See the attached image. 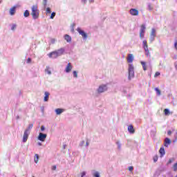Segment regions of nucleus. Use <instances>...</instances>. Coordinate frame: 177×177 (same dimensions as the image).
<instances>
[{"mask_svg": "<svg viewBox=\"0 0 177 177\" xmlns=\"http://www.w3.org/2000/svg\"><path fill=\"white\" fill-rule=\"evenodd\" d=\"M164 113L165 115H169V110H168V109H165L164 110Z\"/></svg>", "mask_w": 177, "mask_h": 177, "instance_id": "31", "label": "nucleus"}, {"mask_svg": "<svg viewBox=\"0 0 177 177\" xmlns=\"http://www.w3.org/2000/svg\"><path fill=\"white\" fill-rule=\"evenodd\" d=\"M35 164H38V160H39V156L38 154H35Z\"/></svg>", "mask_w": 177, "mask_h": 177, "instance_id": "25", "label": "nucleus"}, {"mask_svg": "<svg viewBox=\"0 0 177 177\" xmlns=\"http://www.w3.org/2000/svg\"><path fill=\"white\" fill-rule=\"evenodd\" d=\"M17 27V25L16 24H13L11 25V30L15 31Z\"/></svg>", "mask_w": 177, "mask_h": 177, "instance_id": "26", "label": "nucleus"}, {"mask_svg": "<svg viewBox=\"0 0 177 177\" xmlns=\"http://www.w3.org/2000/svg\"><path fill=\"white\" fill-rule=\"evenodd\" d=\"M160 75V72H156V73L154 75L155 78L158 77Z\"/></svg>", "mask_w": 177, "mask_h": 177, "instance_id": "39", "label": "nucleus"}, {"mask_svg": "<svg viewBox=\"0 0 177 177\" xmlns=\"http://www.w3.org/2000/svg\"><path fill=\"white\" fill-rule=\"evenodd\" d=\"M151 37H156V29L153 28V29L151 30Z\"/></svg>", "mask_w": 177, "mask_h": 177, "instance_id": "28", "label": "nucleus"}, {"mask_svg": "<svg viewBox=\"0 0 177 177\" xmlns=\"http://www.w3.org/2000/svg\"><path fill=\"white\" fill-rule=\"evenodd\" d=\"M127 59L128 63H132V62H133V55L129 54Z\"/></svg>", "mask_w": 177, "mask_h": 177, "instance_id": "17", "label": "nucleus"}, {"mask_svg": "<svg viewBox=\"0 0 177 177\" xmlns=\"http://www.w3.org/2000/svg\"><path fill=\"white\" fill-rule=\"evenodd\" d=\"M158 160V157H157V156H154V157H153V161H154V162H157Z\"/></svg>", "mask_w": 177, "mask_h": 177, "instance_id": "41", "label": "nucleus"}, {"mask_svg": "<svg viewBox=\"0 0 177 177\" xmlns=\"http://www.w3.org/2000/svg\"><path fill=\"white\" fill-rule=\"evenodd\" d=\"M48 135L44 133H39L37 139L40 140V142H45V139H46Z\"/></svg>", "mask_w": 177, "mask_h": 177, "instance_id": "7", "label": "nucleus"}, {"mask_svg": "<svg viewBox=\"0 0 177 177\" xmlns=\"http://www.w3.org/2000/svg\"><path fill=\"white\" fill-rule=\"evenodd\" d=\"M75 26V24H73L71 26V32H74V26Z\"/></svg>", "mask_w": 177, "mask_h": 177, "instance_id": "34", "label": "nucleus"}, {"mask_svg": "<svg viewBox=\"0 0 177 177\" xmlns=\"http://www.w3.org/2000/svg\"><path fill=\"white\" fill-rule=\"evenodd\" d=\"M32 127H34L33 124H30L28 127V128L25 131H28V132H30L31 129H32Z\"/></svg>", "mask_w": 177, "mask_h": 177, "instance_id": "24", "label": "nucleus"}, {"mask_svg": "<svg viewBox=\"0 0 177 177\" xmlns=\"http://www.w3.org/2000/svg\"><path fill=\"white\" fill-rule=\"evenodd\" d=\"M55 16H56V12H53L51 13V15L50 17V19H55Z\"/></svg>", "mask_w": 177, "mask_h": 177, "instance_id": "32", "label": "nucleus"}, {"mask_svg": "<svg viewBox=\"0 0 177 177\" xmlns=\"http://www.w3.org/2000/svg\"><path fill=\"white\" fill-rule=\"evenodd\" d=\"M93 177H100V173L96 170L91 171Z\"/></svg>", "mask_w": 177, "mask_h": 177, "instance_id": "16", "label": "nucleus"}, {"mask_svg": "<svg viewBox=\"0 0 177 177\" xmlns=\"http://www.w3.org/2000/svg\"><path fill=\"white\" fill-rule=\"evenodd\" d=\"M176 177H177V175H176Z\"/></svg>", "mask_w": 177, "mask_h": 177, "instance_id": "56", "label": "nucleus"}, {"mask_svg": "<svg viewBox=\"0 0 177 177\" xmlns=\"http://www.w3.org/2000/svg\"><path fill=\"white\" fill-rule=\"evenodd\" d=\"M148 9H149V10H153V6L151 4H149Z\"/></svg>", "mask_w": 177, "mask_h": 177, "instance_id": "37", "label": "nucleus"}, {"mask_svg": "<svg viewBox=\"0 0 177 177\" xmlns=\"http://www.w3.org/2000/svg\"><path fill=\"white\" fill-rule=\"evenodd\" d=\"M129 171H130L131 172H132V171H133V166L129 167Z\"/></svg>", "mask_w": 177, "mask_h": 177, "instance_id": "43", "label": "nucleus"}, {"mask_svg": "<svg viewBox=\"0 0 177 177\" xmlns=\"http://www.w3.org/2000/svg\"><path fill=\"white\" fill-rule=\"evenodd\" d=\"M77 31L79 32L80 35H82L84 41H86V39H88V34H86L85 31L82 30L81 28H77Z\"/></svg>", "mask_w": 177, "mask_h": 177, "instance_id": "5", "label": "nucleus"}, {"mask_svg": "<svg viewBox=\"0 0 177 177\" xmlns=\"http://www.w3.org/2000/svg\"><path fill=\"white\" fill-rule=\"evenodd\" d=\"M56 42V39H51V44H55Z\"/></svg>", "mask_w": 177, "mask_h": 177, "instance_id": "46", "label": "nucleus"}, {"mask_svg": "<svg viewBox=\"0 0 177 177\" xmlns=\"http://www.w3.org/2000/svg\"><path fill=\"white\" fill-rule=\"evenodd\" d=\"M24 16L25 17H30V11L28 10H25L24 12Z\"/></svg>", "mask_w": 177, "mask_h": 177, "instance_id": "23", "label": "nucleus"}, {"mask_svg": "<svg viewBox=\"0 0 177 177\" xmlns=\"http://www.w3.org/2000/svg\"><path fill=\"white\" fill-rule=\"evenodd\" d=\"M171 133H172V131H169L167 132V135H171Z\"/></svg>", "mask_w": 177, "mask_h": 177, "instance_id": "51", "label": "nucleus"}, {"mask_svg": "<svg viewBox=\"0 0 177 177\" xmlns=\"http://www.w3.org/2000/svg\"><path fill=\"white\" fill-rule=\"evenodd\" d=\"M155 39L156 36H151L149 39L150 42H153V41H154Z\"/></svg>", "mask_w": 177, "mask_h": 177, "instance_id": "35", "label": "nucleus"}, {"mask_svg": "<svg viewBox=\"0 0 177 177\" xmlns=\"http://www.w3.org/2000/svg\"><path fill=\"white\" fill-rule=\"evenodd\" d=\"M38 146H42V143L41 142H38Z\"/></svg>", "mask_w": 177, "mask_h": 177, "instance_id": "54", "label": "nucleus"}, {"mask_svg": "<svg viewBox=\"0 0 177 177\" xmlns=\"http://www.w3.org/2000/svg\"><path fill=\"white\" fill-rule=\"evenodd\" d=\"M117 145H118V149H121V144L119 142H117Z\"/></svg>", "mask_w": 177, "mask_h": 177, "instance_id": "45", "label": "nucleus"}, {"mask_svg": "<svg viewBox=\"0 0 177 177\" xmlns=\"http://www.w3.org/2000/svg\"><path fill=\"white\" fill-rule=\"evenodd\" d=\"M140 64L141 66H142L144 71H146V70H147V64H146V62L141 61Z\"/></svg>", "mask_w": 177, "mask_h": 177, "instance_id": "22", "label": "nucleus"}, {"mask_svg": "<svg viewBox=\"0 0 177 177\" xmlns=\"http://www.w3.org/2000/svg\"><path fill=\"white\" fill-rule=\"evenodd\" d=\"M142 46L144 50H145V55L149 57L150 56V51L149 50V45H147V40H143Z\"/></svg>", "mask_w": 177, "mask_h": 177, "instance_id": "3", "label": "nucleus"}, {"mask_svg": "<svg viewBox=\"0 0 177 177\" xmlns=\"http://www.w3.org/2000/svg\"><path fill=\"white\" fill-rule=\"evenodd\" d=\"M133 65L129 64V80L131 78H133L135 77V72L133 71Z\"/></svg>", "mask_w": 177, "mask_h": 177, "instance_id": "4", "label": "nucleus"}, {"mask_svg": "<svg viewBox=\"0 0 177 177\" xmlns=\"http://www.w3.org/2000/svg\"><path fill=\"white\" fill-rule=\"evenodd\" d=\"M31 16L33 19V20H37V19H38V17H39V11L38 10V6L34 5L32 6L31 8Z\"/></svg>", "mask_w": 177, "mask_h": 177, "instance_id": "1", "label": "nucleus"}, {"mask_svg": "<svg viewBox=\"0 0 177 177\" xmlns=\"http://www.w3.org/2000/svg\"><path fill=\"white\" fill-rule=\"evenodd\" d=\"M48 57H50V59H57V57H59V55H57V53H56V51H53L51 53H50L48 55Z\"/></svg>", "mask_w": 177, "mask_h": 177, "instance_id": "9", "label": "nucleus"}, {"mask_svg": "<svg viewBox=\"0 0 177 177\" xmlns=\"http://www.w3.org/2000/svg\"><path fill=\"white\" fill-rule=\"evenodd\" d=\"M127 129L129 133H135V129L132 124L129 125Z\"/></svg>", "mask_w": 177, "mask_h": 177, "instance_id": "15", "label": "nucleus"}, {"mask_svg": "<svg viewBox=\"0 0 177 177\" xmlns=\"http://www.w3.org/2000/svg\"><path fill=\"white\" fill-rule=\"evenodd\" d=\"M43 5L45 8H46V5H48V0H43Z\"/></svg>", "mask_w": 177, "mask_h": 177, "instance_id": "33", "label": "nucleus"}, {"mask_svg": "<svg viewBox=\"0 0 177 177\" xmlns=\"http://www.w3.org/2000/svg\"><path fill=\"white\" fill-rule=\"evenodd\" d=\"M56 168H57L56 165L53 166L52 167L53 171H56Z\"/></svg>", "mask_w": 177, "mask_h": 177, "instance_id": "47", "label": "nucleus"}, {"mask_svg": "<svg viewBox=\"0 0 177 177\" xmlns=\"http://www.w3.org/2000/svg\"><path fill=\"white\" fill-rule=\"evenodd\" d=\"M86 2H87V0H81V3H82L83 5L86 4Z\"/></svg>", "mask_w": 177, "mask_h": 177, "instance_id": "42", "label": "nucleus"}, {"mask_svg": "<svg viewBox=\"0 0 177 177\" xmlns=\"http://www.w3.org/2000/svg\"><path fill=\"white\" fill-rule=\"evenodd\" d=\"M86 175V171H83L82 174H81V177H85Z\"/></svg>", "mask_w": 177, "mask_h": 177, "instance_id": "38", "label": "nucleus"}, {"mask_svg": "<svg viewBox=\"0 0 177 177\" xmlns=\"http://www.w3.org/2000/svg\"><path fill=\"white\" fill-rule=\"evenodd\" d=\"M84 145H85V141H82V142L80 143V147H82V146H84Z\"/></svg>", "mask_w": 177, "mask_h": 177, "instance_id": "40", "label": "nucleus"}, {"mask_svg": "<svg viewBox=\"0 0 177 177\" xmlns=\"http://www.w3.org/2000/svg\"><path fill=\"white\" fill-rule=\"evenodd\" d=\"M41 132H44V131H45V126L41 127Z\"/></svg>", "mask_w": 177, "mask_h": 177, "instance_id": "44", "label": "nucleus"}, {"mask_svg": "<svg viewBox=\"0 0 177 177\" xmlns=\"http://www.w3.org/2000/svg\"><path fill=\"white\" fill-rule=\"evenodd\" d=\"M109 84H101L97 89V93L100 94L106 92L109 89Z\"/></svg>", "mask_w": 177, "mask_h": 177, "instance_id": "2", "label": "nucleus"}, {"mask_svg": "<svg viewBox=\"0 0 177 177\" xmlns=\"http://www.w3.org/2000/svg\"><path fill=\"white\" fill-rule=\"evenodd\" d=\"M73 74L74 78H78V72H77V71H73Z\"/></svg>", "mask_w": 177, "mask_h": 177, "instance_id": "27", "label": "nucleus"}, {"mask_svg": "<svg viewBox=\"0 0 177 177\" xmlns=\"http://www.w3.org/2000/svg\"><path fill=\"white\" fill-rule=\"evenodd\" d=\"M145 32H146V26L145 24L141 25L140 30V38L143 39L145 38Z\"/></svg>", "mask_w": 177, "mask_h": 177, "instance_id": "6", "label": "nucleus"}, {"mask_svg": "<svg viewBox=\"0 0 177 177\" xmlns=\"http://www.w3.org/2000/svg\"><path fill=\"white\" fill-rule=\"evenodd\" d=\"M159 153L160 154V157H164V156L165 155V149H164V147H161L160 149Z\"/></svg>", "mask_w": 177, "mask_h": 177, "instance_id": "21", "label": "nucleus"}, {"mask_svg": "<svg viewBox=\"0 0 177 177\" xmlns=\"http://www.w3.org/2000/svg\"><path fill=\"white\" fill-rule=\"evenodd\" d=\"M46 73H47V74H48V75H50V74H52V72L50 71V70H49V67H46V70H45Z\"/></svg>", "mask_w": 177, "mask_h": 177, "instance_id": "29", "label": "nucleus"}, {"mask_svg": "<svg viewBox=\"0 0 177 177\" xmlns=\"http://www.w3.org/2000/svg\"><path fill=\"white\" fill-rule=\"evenodd\" d=\"M64 38L65 41H66V42H68V43L71 42V36H70L68 35H65L64 36Z\"/></svg>", "mask_w": 177, "mask_h": 177, "instance_id": "20", "label": "nucleus"}, {"mask_svg": "<svg viewBox=\"0 0 177 177\" xmlns=\"http://www.w3.org/2000/svg\"><path fill=\"white\" fill-rule=\"evenodd\" d=\"M171 162H172V160H171V159H169V162H168V164H171Z\"/></svg>", "mask_w": 177, "mask_h": 177, "instance_id": "52", "label": "nucleus"}, {"mask_svg": "<svg viewBox=\"0 0 177 177\" xmlns=\"http://www.w3.org/2000/svg\"><path fill=\"white\" fill-rule=\"evenodd\" d=\"M46 13H48V14L52 13V11L50 10V8L48 7L46 8Z\"/></svg>", "mask_w": 177, "mask_h": 177, "instance_id": "36", "label": "nucleus"}, {"mask_svg": "<svg viewBox=\"0 0 177 177\" xmlns=\"http://www.w3.org/2000/svg\"><path fill=\"white\" fill-rule=\"evenodd\" d=\"M63 147H64V149H66V145H64L63 146Z\"/></svg>", "mask_w": 177, "mask_h": 177, "instance_id": "55", "label": "nucleus"}, {"mask_svg": "<svg viewBox=\"0 0 177 177\" xmlns=\"http://www.w3.org/2000/svg\"><path fill=\"white\" fill-rule=\"evenodd\" d=\"M50 94L49 93V92H48V91H46L45 93H44V102H48V100H49V95H50Z\"/></svg>", "mask_w": 177, "mask_h": 177, "instance_id": "19", "label": "nucleus"}, {"mask_svg": "<svg viewBox=\"0 0 177 177\" xmlns=\"http://www.w3.org/2000/svg\"><path fill=\"white\" fill-rule=\"evenodd\" d=\"M155 91L158 96L161 95V91H160L158 88H155Z\"/></svg>", "mask_w": 177, "mask_h": 177, "instance_id": "30", "label": "nucleus"}, {"mask_svg": "<svg viewBox=\"0 0 177 177\" xmlns=\"http://www.w3.org/2000/svg\"><path fill=\"white\" fill-rule=\"evenodd\" d=\"M88 2L90 3H93V2H95V0H88Z\"/></svg>", "mask_w": 177, "mask_h": 177, "instance_id": "49", "label": "nucleus"}, {"mask_svg": "<svg viewBox=\"0 0 177 177\" xmlns=\"http://www.w3.org/2000/svg\"><path fill=\"white\" fill-rule=\"evenodd\" d=\"M16 119H17V120H19V119H20V116L17 115Z\"/></svg>", "mask_w": 177, "mask_h": 177, "instance_id": "53", "label": "nucleus"}, {"mask_svg": "<svg viewBox=\"0 0 177 177\" xmlns=\"http://www.w3.org/2000/svg\"><path fill=\"white\" fill-rule=\"evenodd\" d=\"M129 13L131 16H139V10H138L136 8H131Z\"/></svg>", "mask_w": 177, "mask_h": 177, "instance_id": "8", "label": "nucleus"}, {"mask_svg": "<svg viewBox=\"0 0 177 177\" xmlns=\"http://www.w3.org/2000/svg\"><path fill=\"white\" fill-rule=\"evenodd\" d=\"M17 6H13L11 8H10V16H15V15H16V9H17Z\"/></svg>", "mask_w": 177, "mask_h": 177, "instance_id": "13", "label": "nucleus"}, {"mask_svg": "<svg viewBox=\"0 0 177 177\" xmlns=\"http://www.w3.org/2000/svg\"><path fill=\"white\" fill-rule=\"evenodd\" d=\"M29 136H30V132H28V131L25 130L23 136V140H22V142L24 143H26V142H27Z\"/></svg>", "mask_w": 177, "mask_h": 177, "instance_id": "10", "label": "nucleus"}, {"mask_svg": "<svg viewBox=\"0 0 177 177\" xmlns=\"http://www.w3.org/2000/svg\"><path fill=\"white\" fill-rule=\"evenodd\" d=\"M73 70V65L68 63L65 68V73H70Z\"/></svg>", "mask_w": 177, "mask_h": 177, "instance_id": "12", "label": "nucleus"}, {"mask_svg": "<svg viewBox=\"0 0 177 177\" xmlns=\"http://www.w3.org/2000/svg\"><path fill=\"white\" fill-rule=\"evenodd\" d=\"M55 113L57 115H60V114H62V113H64V109H60V108L56 109Z\"/></svg>", "mask_w": 177, "mask_h": 177, "instance_id": "18", "label": "nucleus"}, {"mask_svg": "<svg viewBox=\"0 0 177 177\" xmlns=\"http://www.w3.org/2000/svg\"><path fill=\"white\" fill-rule=\"evenodd\" d=\"M55 52L57 53V55L59 56H62V55L64 54V52H66V48H61L58 50H56Z\"/></svg>", "mask_w": 177, "mask_h": 177, "instance_id": "11", "label": "nucleus"}, {"mask_svg": "<svg viewBox=\"0 0 177 177\" xmlns=\"http://www.w3.org/2000/svg\"><path fill=\"white\" fill-rule=\"evenodd\" d=\"M88 146H89V142H88V140L86 142V147H88Z\"/></svg>", "mask_w": 177, "mask_h": 177, "instance_id": "50", "label": "nucleus"}, {"mask_svg": "<svg viewBox=\"0 0 177 177\" xmlns=\"http://www.w3.org/2000/svg\"><path fill=\"white\" fill-rule=\"evenodd\" d=\"M172 143V141H171V140L168 138H166L165 139V144H164V146L165 147H168V146H169V145H171Z\"/></svg>", "mask_w": 177, "mask_h": 177, "instance_id": "14", "label": "nucleus"}, {"mask_svg": "<svg viewBox=\"0 0 177 177\" xmlns=\"http://www.w3.org/2000/svg\"><path fill=\"white\" fill-rule=\"evenodd\" d=\"M27 63H31V58H28Z\"/></svg>", "mask_w": 177, "mask_h": 177, "instance_id": "48", "label": "nucleus"}]
</instances>
